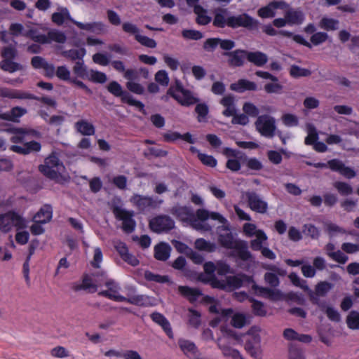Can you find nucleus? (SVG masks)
Returning <instances> with one entry per match:
<instances>
[{"instance_id":"obj_56","label":"nucleus","mask_w":359,"mask_h":359,"mask_svg":"<svg viewBox=\"0 0 359 359\" xmlns=\"http://www.w3.org/2000/svg\"><path fill=\"white\" fill-rule=\"evenodd\" d=\"M135 40L141 45L149 48H154L157 45L154 39L141 34L135 36Z\"/></svg>"},{"instance_id":"obj_33","label":"nucleus","mask_w":359,"mask_h":359,"mask_svg":"<svg viewBox=\"0 0 359 359\" xmlns=\"http://www.w3.org/2000/svg\"><path fill=\"white\" fill-rule=\"evenodd\" d=\"M178 345L181 351L187 357H190L191 355H195L198 352V349L196 344L189 340L180 339L178 340Z\"/></svg>"},{"instance_id":"obj_10","label":"nucleus","mask_w":359,"mask_h":359,"mask_svg":"<svg viewBox=\"0 0 359 359\" xmlns=\"http://www.w3.org/2000/svg\"><path fill=\"white\" fill-rule=\"evenodd\" d=\"M255 75L264 79L271 80V83H267L264 85V89L266 93H281L283 86L279 83L278 78L268 72L257 70Z\"/></svg>"},{"instance_id":"obj_17","label":"nucleus","mask_w":359,"mask_h":359,"mask_svg":"<svg viewBox=\"0 0 359 359\" xmlns=\"http://www.w3.org/2000/svg\"><path fill=\"white\" fill-rule=\"evenodd\" d=\"M244 282H254L252 276H249L245 273H238L235 276H229L226 277V288L231 290L239 289L243 286Z\"/></svg>"},{"instance_id":"obj_8","label":"nucleus","mask_w":359,"mask_h":359,"mask_svg":"<svg viewBox=\"0 0 359 359\" xmlns=\"http://www.w3.org/2000/svg\"><path fill=\"white\" fill-rule=\"evenodd\" d=\"M149 228L157 233L168 232L175 227L173 219L165 215L156 216L149 221Z\"/></svg>"},{"instance_id":"obj_19","label":"nucleus","mask_w":359,"mask_h":359,"mask_svg":"<svg viewBox=\"0 0 359 359\" xmlns=\"http://www.w3.org/2000/svg\"><path fill=\"white\" fill-rule=\"evenodd\" d=\"M130 201L134 205L141 210H144L148 208H155L156 206V201L151 196L135 194L132 196Z\"/></svg>"},{"instance_id":"obj_45","label":"nucleus","mask_w":359,"mask_h":359,"mask_svg":"<svg viewBox=\"0 0 359 359\" xmlns=\"http://www.w3.org/2000/svg\"><path fill=\"white\" fill-rule=\"evenodd\" d=\"M262 31L266 34L271 36H274L279 34V35H281L285 37L291 38V36H292V32H291L290 31H287V30L277 31V30H276L273 27L272 25H271V24L264 25L263 27Z\"/></svg>"},{"instance_id":"obj_36","label":"nucleus","mask_w":359,"mask_h":359,"mask_svg":"<svg viewBox=\"0 0 359 359\" xmlns=\"http://www.w3.org/2000/svg\"><path fill=\"white\" fill-rule=\"evenodd\" d=\"M123 302L138 306H147L149 305V297L144 294H128V297Z\"/></svg>"},{"instance_id":"obj_57","label":"nucleus","mask_w":359,"mask_h":359,"mask_svg":"<svg viewBox=\"0 0 359 359\" xmlns=\"http://www.w3.org/2000/svg\"><path fill=\"white\" fill-rule=\"evenodd\" d=\"M205 221H201L198 219L196 214L195 215V220L194 222H190L189 224L190 226H191L194 229L198 230V231H210L212 230V227L206 223H204Z\"/></svg>"},{"instance_id":"obj_37","label":"nucleus","mask_w":359,"mask_h":359,"mask_svg":"<svg viewBox=\"0 0 359 359\" xmlns=\"http://www.w3.org/2000/svg\"><path fill=\"white\" fill-rule=\"evenodd\" d=\"M86 54L85 48H80L79 49H70L65 50L62 53L65 57L69 58L72 60H79L78 61L83 60V58Z\"/></svg>"},{"instance_id":"obj_30","label":"nucleus","mask_w":359,"mask_h":359,"mask_svg":"<svg viewBox=\"0 0 359 359\" xmlns=\"http://www.w3.org/2000/svg\"><path fill=\"white\" fill-rule=\"evenodd\" d=\"M246 59L257 67L264 66L268 61L267 55L261 51L246 50Z\"/></svg>"},{"instance_id":"obj_50","label":"nucleus","mask_w":359,"mask_h":359,"mask_svg":"<svg viewBox=\"0 0 359 359\" xmlns=\"http://www.w3.org/2000/svg\"><path fill=\"white\" fill-rule=\"evenodd\" d=\"M250 302L252 303V309L253 313L258 316H265L266 315V311L265 309L264 304L254 298H251Z\"/></svg>"},{"instance_id":"obj_4","label":"nucleus","mask_w":359,"mask_h":359,"mask_svg":"<svg viewBox=\"0 0 359 359\" xmlns=\"http://www.w3.org/2000/svg\"><path fill=\"white\" fill-rule=\"evenodd\" d=\"M64 168L63 163L55 152H52L45 158L44 163L39 166V171L50 180L57 179L60 177V171Z\"/></svg>"},{"instance_id":"obj_49","label":"nucleus","mask_w":359,"mask_h":359,"mask_svg":"<svg viewBox=\"0 0 359 359\" xmlns=\"http://www.w3.org/2000/svg\"><path fill=\"white\" fill-rule=\"evenodd\" d=\"M346 324L351 330L359 329V312L351 311L346 318Z\"/></svg>"},{"instance_id":"obj_16","label":"nucleus","mask_w":359,"mask_h":359,"mask_svg":"<svg viewBox=\"0 0 359 359\" xmlns=\"http://www.w3.org/2000/svg\"><path fill=\"white\" fill-rule=\"evenodd\" d=\"M329 168L334 172H339L341 175L348 179L353 178L356 173L353 169L347 167L340 160L334 158L328 161Z\"/></svg>"},{"instance_id":"obj_2","label":"nucleus","mask_w":359,"mask_h":359,"mask_svg":"<svg viewBox=\"0 0 359 359\" xmlns=\"http://www.w3.org/2000/svg\"><path fill=\"white\" fill-rule=\"evenodd\" d=\"M218 242L222 247L228 250H234L231 254L243 262L252 259V253L248 250V243L241 239H234L231 232L221 233L218 236Z\"/></svg>"},{"instance_id":"obj_12","label":"nucleus","mask_w":359,"mask_h":359,"mask_svg":"<svg viewBox=\"0 0 359 359\" xmlns=\"http://www.w3.org/2000/svg\"><path fill=\"white\" fill-rule=\"evenodd\" d=\"M22 221L21 216L15 211H8L0 215V231L4 233L9 232L15 223L18 224Z\"/></svg>"},{"instance_id":"obj_42","label":"nucleus","mask_w":359,"mask_h":359,"mask_svg":"<svg viewBox=\"0 0 359 359\" xmlns=\"http://www.w3.org/2000/svg\"><path fill=\"white\" fill-rule=\"evenodd\" d=\"M290 75L294 79L307 77L311 75V71L309 69L302 68L298 65H292L290 69Z\"/></svg>"},{"instance_id":"obj_62","label":"nucleus","mask_w":359,"mask_h":359,"mask_svg":"<svg viewBox=\"0 0 359 359\" xmlns=\"http://www.w3.org/2000/svg\"><path fill=\"white\" fill-rule=\"evenodd\" d=\"M17 50L12 46L4 47L1 51L3 60H13L17 57Z\"/></svg>"},{"instance_id":"obj_53","label":"nucleus","mask_w":359,"mask_h":359,"mask_svg":"<svg viewBox=\"0 0 359 359\" xmlns=\"http://www.w3.org/2000/svg\"><path fill=\"white\" fill-rule=\"evenodd\" d=\"M243 111L248 117H257L259 114V109L253 103L249 102L243 104Z\"/></svg>"},{"instance_id":"obj_15","label":"nucleus","mask_w":359,"mask_h":359,"mask_svg":"<svg viewBox=\"0 0 359 359\" xmlns=\"http://www.w3.org/2000/svg\"><path fill=\"white\" fill-rule=\"evenodd\" d=\"M223 55L228 57L227 62L230 67H240L245 63L246 50L236 49L233 51L224 52Z\"/></svg>"},{"instance_id":"obj_25","label":"nucleus","mask_w":359,"mask_h":359,"mask_svg":"<svg viewBox=\"0 0 359 359\" xmlns=\"http://www.w3.org/2000/svg\"><path fill=\"white\" fill-rule=\"evenodd\" d=\"M53 217V207L50 204H44L34 215L33 219L42 224L49 222Z\"/></svg>"},{"instance_id":"obj_13","label":"nucleus","mask_w":359,"mask_h":359,"mask_svg":"<svg viewBox=\"0 0 359 359\" xmlns=\"http://www.w3.org/2000/svg\"><path fill=\"white\" fill-rule=\"evenodd\" d=\"M105 286L107 290L100 292L99 295L118 302H123L126 299V297L118 294L120 287L114 280H107L105 282Z\"/></svg>"},{"instance_id":"obj_28","label":"nucleus","mask_w":359,"mask_h":359,"mask_svg":"<svg viewBox=\"0 0 359 359\" xmlns=\"http://www.w3.org/2000/svg\"><path fill=\"white\" fill-rule=\"evenodd\" d=\"M239 27H244L249 30L256 29L259 26V21L248 13L237 15Z\"/></svg>"},{"instance_id":"obj_54","label":"nucleus","mask_w":359,"mask_h":359,"mask_svg":"<svg viewBox=\"0 0 359 359\" xmlns=\"http://www.w3.org/2000/svg\"><path fill=\"white\" fill-rule=\"evenodd\" d=\"M74 73L80 78L84 79L87 76V67L83 60L76 62L73 67Z\"/></svg>"},{"instance_id":"obj_27","label":"nucleus","mask_w":359,"mask_h":359,"mask_svg":"<svg viewBox=\"0 0 359 359\" xmlns=\"http://www.w3.org/2000/svg\"><path fill=\"white\" fill-rule=\"evenodd\" d=\"M285 17L287 19L290 25H302L305 20V15L299 8L288 10L285 12Z\"/></svg>"},{"instance_id":"obj_1","label":"nucleus","mask_w":359,"mask_h":359,"mask_svg":"<svg viewBox=\"0 0 359 359\" xmlns=\"http://www.w3.org/2000/svg\"><path fill=\"white\" fill-rule=\"evenodd\" d=\"M167 95L184 107H190L196 104L195 112L197 114V121L200 123L207 121L209 114L208 104L205 102L198 103L199 98L195 97L190 90L185 88L180 80L176 79L175 83L170 85L167 90Z\"/></svg>"},{"instance_id":"obj_11","label":"nucleus","mask_w":359,"mask_h":359,"mask_svg":"<svg viewBox=\"0 0 359 359\" xmlns=\"http://www.w3.org/2000/svg\"><path fill=\"white\" fill-rule=\"evenodd\" d=\"M261 338L259 334L248 335L245 342V349L255 359H262Z\"/></svg>"},{"instance_id":"obj_24","label":"nucleus","mask_w":359,"mask_h":359,"mask_svg":"<svg viewBox=\"0 0 359 359\" xmlns=\"http://www.w3.org/2000/svg\"><path fill=\"white\" fill-rule=\"evenodd\" d=\"M163 140L166 142H173L177 140H182L188 143L194 144L196 139L194 138L192 135L187 132L184 134H180L178 132H169L163 133Z\"/></svg>"},{"instance_id":"obj_5","label":"nucleus","mask_w":359,"mask_h":359,"mask_svg":"<svg viewBox=\"0 0 359 359\" xmlns=\"http://www.w3.org/2000/svg\"><path fill=\"white\" fill-rule=\"evenodd\" d=\"M107 88L115 97H121L123 103L135 107L140 112L145 114L144 104L141 101L135 100L128 91L123 90L122 86L117 81H111L109 83Z\"/></svg>"},{"instance_id":"obj_7","label":"nucleus","mask_w":359,"mask_h":359,"mask_svg":"<svg viewBox=\"0 0 359 359\" xmlns=\"http://www.w3.org/2000/svg\"><path fill=\"white\" fill-rule=\"evenodd\" d=\"M243 196L251 210L260 214L267 212L268 203L256 191H247L243 194Z\"/></svg>"},{"instance_id":"obj_43","label":"nucleus","mask_w":359,"mask_h":359,"mask_svg":"<svg viewBox=\"0 0 359 359\" xmlns=\"http://www.w3.org/2000/svg\"><path fill=\"white\" fill-rule=\"evenodd\" d=\"M144 278L146 280L149 282H155L158 283H166L170 282V279L168 276L156 274L149 270L144 271Z\"/></svg>"},{"instance_id":"obj_34","label":"nucleus","mask_w":359,"mask_h":359,"mask_svg":"<svg viewBox=\"0 0 359 359\" xmlns=\"http://www.w3.org/2000/svg\"><path fill=\"white\" fill-rule=\"evenodd\" d=\"M75 128L83 135H93L95 132L94 126L86 120H80L75 123Z\"/></svg>"},{"instance_id":"obj_14","label":"nucleus","mask_w":359,"mask_h":359,"mask_svg":"<svg viewBox=\"0 0 359 359\" xmlns=\"http://www.w3.org/2000/svg\"><path fill=\"white\" fill-rule=\"evenodd\" d=\"M171 213L182 222L189 224L194 222L195 215L192 209L189 206L176 205L172 208Z\"/></svg>"},{"instance_id":"obj_51","label":"nucleus","mask_w":359,"mask_h":359,"mask_svg":"<svg viewBox=\"0 0 359 359\" xmlns=\"http://www.w3.org/2000/svg\"><path fill=\"white\" fill-rule=\"evenodd\" d=\"M334 187L342 196H348L353 193L352 187L346 182L339 181L335 182L334 183Z\"/></svg>"},{"instance_id":"obj_44","label":"nucleus","mask_w":359,"mask_h":359,"mask_svg":"<svg viewBox=\"0 0 359 359\" xmlns=\"http://www.w3.org/2000/svg\"><path fill=\"white\" fill-rule=\"evenodd\" d=\"M8 133L15 134L11 137V142L15 144L21 143L23 142L25 138V135L27 134V132L25 129L22 128H10L6 130Z\"/></svg>"},{"instance_id":"obj_6","label":"nucleus","mask_w":359,"mask_h":359,"mask_svg":"<svg viewBox=\"0 0 359 359\" xmlns=\"http://www.w3.org/2000/svg\"><path fill=\"white\" fill-rule=\"evenodd\" d=\"M111 211L116 219L122 221V229L124 232L131 233L135 231L136 222L133 219V211L127 210L117 205L113 206Z\"/></svg>"},{"instance_id":"obj_20","label":"nucleus","mask_w":359,"mask_h":359,"mask_svg":"<svg viewBox=\"0 0 359 359\" xmlns=\"http://www.w3.org/2000/svg\"><path fill=\"white\" fill-rule=\"evenodd\" d=\"M116 250L121 257V259L128 264L136 266L139 264L138 259L133 255L130 254L126 244L123 242H118L115 245Z\"/></svg>"},{"instance_id":"obj_60","label":"nucleus","mask_w":359,"mask_h":359,"mask_svg":"<svg viewBox=\"0 0 359 359\" xmlns=\"http://www.w3.org/2000/svg\"><path fill=\"white\" fill-rule=\"evenodd\" d=\"M216 271L219 276H226L228 273H233L230 265L224 261H219L217 262Z\"/></svg>"},{"instance_id":"obj_32","label":"nucleus","mask_w":359,"mask_h":359,"mask_svg":"<svg viewBox=\"0 0 359 359\" xmlns=\"http://www.w3.org/2000/svg\"><path fill=\"white\" fill-rule=\"evenodd\" d=\"M178 291L182 296L186 297L190 303H194L202 292L199 289L190 287L189 286H179Z\"/></svg>"},{"instance_id":"obj_35","label":"nucleus","mask_w":359,"mask_h":359,"mask_svg":"<svg viewBox=\"0 0 359 359\" xmlns=\"http://www.w3.org/2000/svg\"><path fill=\"white\" fill-rule=\"evenodd\" d=\"M267 236L263 230L258 229L256 231V238L250 241V248L254 251H261L263 243L267 240Z\"/></svg>"},{"instance_id":"obj_61","label":"nucleus","mask_w":359,"mask_h":359,"mask_svg":"<svg viewBox=\"0 0 359 359\" xmlns=\"http://www.w3.org/2000/svg\"><path fill=\"white\" fill-rule=\"evenodd\" d=\"M90 81L95 83H104L107 81V77L105 73L97 70H90Z\"/></svg>"},{"instance_id":"obj_55","label":"nucleus","mask_w":359,"mask_h":359,"mask_svg":"<svg viewBox=\"0 0 359 359\" xmlns=\"http://www.w3.org/2000/svg\"><path fill=\"white\" fill-rule=\"evenodd\" d=\"M198 159L203 165L210 168H215L217 165V159L212 155L199 154Z\"/></svg>"},{"instance_id":"obj_23","label":"nucleus","mask_w":359,"mask_h":359,"mask_svg":"<svg viewBox=\"0 0 359 359\" xmlns=\"http://www.w3.org/2000/svg\"><path fill=\"white\" fill-rule=\"evenodd\" d=\"M229 13L227 8H217L214 12L212 25L217 28H224L227 27L228 15Z\"/></svg>"},{"instance_id":"obj_22","label":"nucleus","mask_w":359,"mask_h":359,"mask_svg":"<svg viewBox=\"0 0 359 359\" xmlns=\"http://www.w3.org/2000/svg\"><path fill=\"white\" fill-rule=\"evenodd\" d=\"M27 112L25 108L21 107H13L9 111L0 113V120L19 123L20 118Z\"/></svg>"},{"instance_id":"obj_31","label":"nucleus","mask_w":359,"mask_h":359,"mask_svg":"<svg viewBox=\"0 0 359 359\" xmlns=\"http://www.w3.org/2000/svg\"><path fill=\"white\" fill-rule=\"evenodd\" d=\"M171 247L167 243H160L154 247V257L159 261H166L170 255Z\"/></svg>"},{"instance_id":"obj_40","label":"nucleus","mask_w":359,"mask_h":359,"mask_svg":"<svg viewBox=\"0 0 359 359\" xmlns=\"http://www.w3.org/2000/svg\"><path fill=\"white\" fill-rule=\"evenodd\" d=\"M0 68L4 72L13 73L22 69V66L13 60H2L0 62Z\"/></svg>"},{"instance_id":"obj_21","label":"nucleus","mask_w":359,"mask_h":359,"mask_svg":"<svg viewBox=\"0 0 359 359\" xmlns=\"http://www.w3.org/2000/svg\"><path fill=\"white\" fill-rule=\"evenodd\" d=\"M153 322L160 325L170 339H173L174 334L169 320L161 313L155 311L150 314Z\"/></svg>"},{"instance_id":"obj_47","label":"nucleus","mask_w":359,"mask_h":359,"mask_svg":"<svg viewBox=\"0 0 359 359\" xmlns=\"http://www.w3.org/2000/svg\"><path fill=\"white\" fill-rule=\"evenodd\" d=\"M67 37L65 34L57 30H52L48 32L46 35L47 43L52 41L63 43L66 41Z\"/></svg>"},{"instance_id":"obj_26","label":"nucleus","mask_w":359,"mask_h":359,"mask_svg":"<svg viewBox=\"0 0 359 359\" xmlns=\"http://www.w3.org/2000/svg\"><path fill=\"white\" fill-rule=\"evenodd\" d=\"M230 88L238 93H244L247 90L256 91L257 90V85L253 81L241 79L237 82L231 84Z\"/></svg>"},{"instance_id":"obj_3","label":"nucleus","mask_w":359,"mask_h":359,"mask_svg":"<svg viewBox=\"0 0 359 359\" xmlns=\"http://www.w3.org/2000/svg\"><path fill=\"white\" fill-rule=\"evenodd\" d=\"M1 97L18 100H34L41 102L50 107H55L56 106V102L49 97H38L34 94L22 90L12 89L6 87L0 88V98Z\"/></svg>"},{"instance_id":"obj_46","label":"nucleus","mask_w":359,"mask_h":359,"mask_svg":"<svg viewBox=\"0 0 359 359\" xmlns=\"http://www.w3.org/2000/svg\"><path fill=\"white\" fill-rule=\"evenodd\" d=\"M333 287L334 285L328 281H320L316 284L315 291L317 295L325 297Z\"/></svg>"},{"instance_id":"obj_29","label":"nucleus","mask_w":359,"mask_h":359,"mask_svg":"<svg viewBox=\"0 0 359 359\" xmlns=\"http://www.w3.org/2000/svg\"><path fill=\"white\" fill-rule=\"evenodd\" d=\"M196 216L201 221H206L209 218L212 220H217L221 224H225L227 220L222 215L216 212H209L205 209H198L196 210Z\"/></svg>"},{"instance_id":"obj_39","label":"nucleus","mask_w":359,"mask_h":359,"mask_svg":"<svg viewBox=\"0 0 359 359\" xmlns=\"http://www.w3.org/2000/svg\"><path fill=\"white\" fill-rule=\"evenodd\" d=\"M195 248L198 250L208 252H213L217 249L216 245L214 243L208 241L202 238L196 240Z\"/></svg>"},{"instance_id":"obj_41","label":"nucleus","mask_w":359,"mask_h":359,"mask_svg":"<svg viewBox=\"0 0 359 359\" xmlns=\"http://www.w3.org/2000/svg\"><path fill=\"white\" fill-rule=\"evenodd\" d=\"M26 38H29L34 42L39 43L41 44H46V35L43 34H39L37 30L34 29H30L22 34Z\"/></svg>"},{"instance_id":"obj_18","label":"nucleus","mask_w":359,"mask_h":359,"mask_svg":"<svg viewBox=\"0 0 359 359\" xmlns=\"http://www.w3.org/2000/svg\"><path fill=\"white\" fill-rule=\"evenodd\" d=\"M285 6L286 3L284 1H273L260 8L257 13L262 18H273L276 15L275 11L278 8H283Z\"/></svg>"},{"instance_id":"obj_59","label":"nucleus","mask_w":359,"mask_h":359,"mask_svg":"<svg viewBox=\"0 0 359 359\" xmlns=\"http://www.w3.org/2000/svg\"><path fill=\"white\" fill-rule=\"evenodd\" d=\"M182 35L184 39L191 40H200L203 38V33L194 29H183Z\"/></svg>"},{"instance_id":"obj_63","label":"nucleus","mask_w":359,"mask_h":359,"mask_svg":"<svg viewBox=\"0 0 359 359\" xmlns=\"http://www.w3.org/2000/svg\"><path fill=\"white\" fill-rule=\"evenodd\" d=\"M155 81L163 86H167L169 83V77L166 71H158L155 74Z\"/></svg>"},{"instance_id":"obj_64","label":"nucleus","mask_w":359,"mask_h":359,"mask_svg":"<svg viewBox=\"0 0 359 359\" xmlns=\"http://www.w3.org/2000/svg\"><path fill=\"white\" fill-rule=\"evenodd\" d=\"M357 244L352 243H344L341 245V249L346 253L353 254L359 251V234L357 235Z\"/></svg>"},{"instance_id":"obj_48","label":"nucleus","mask_w":359,"mask_h":359,"mask_svg":"<svg viewBox=\"0 0 359 359\" xmlns=\"http://www.w3.org/2000/svg\"><path fill=\"white\" fill-rule=\"evenodd\" d=\"M302 233L312 239H318L320 237V230L312 224H305L302 226Z\"/></svg>"},{"instance_id":"obj_9","label":"nucleus","mask_w":359,"mask_h":359,"mask_svg":"<svg viewBox=\"0 0 359 359\" xmlns=\"http://www.w3.org/2000/svg\"><path fill=\"white\" fill-rule=\"evenodd\" d=\"M256 129L264 137H272L276 129L274 118L269 115L258 116L255 122Z\"/></svg>"},{"instance_id":"obj_38","label":"nucleus","mask_w":359,"mask_h":359,"mask_svg":"<svg viewBox=\"0 0 359 359\" xmlns=\"http://www.w3.org/2000/svg\"><path fill=\"white\" fill-rule=\"evenodd\" d=\"M339 21L337 19L323 17L320 22L319 26L320 28L326 31H334L338 29Z\"/></svg>"},{"instance_id":"obj_58","label":"nucleus","mask_w":359,"mask_h":359,"mask_svg":"<svg viewBox=\"0 0 359 359\" xmlns=\"http://www.w3.org/2000/svg\"><path fill=\"white\" fill-rule=\"evenodd\" d=\"M328 39V34L326 32H318L314 33L310 38L311 43L314 46L320 45L325 42Z\"/></svg>"},{"instance_id":"obj_52","label":"nucleus","mask_w":359,"mask_h":359,"mask_svg":"<svg viewBox=\"0 0 359 359\" xmlns=\"http://www.w3.org/2000/svg\"><path fill=\"white\" fill-rule=\"evenodd\" d=\"M70 71L65 65H62L57 67L55 75L59 79L70 82L72 79L70 77Z\"/></svg>"}]
</instances>
